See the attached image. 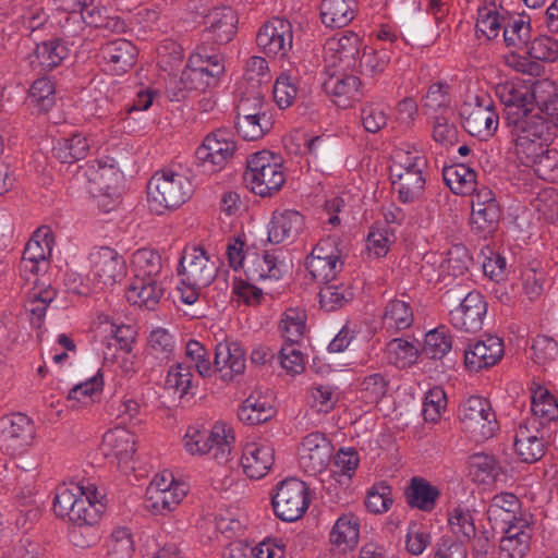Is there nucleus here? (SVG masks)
<instances>
[{"mask_svg": "<svg viewBox=\"0 0 558 558\" xmlns=\"http://www.w3.org/2000/svg\"><path fill=\"white\" fill-rule=\"evenodd\" d=\"M217 272L218 263L214 256L199 246L186 247L178 267V275L181 278L178 290L182 302L194 304L201 291L215 280Z\"/></svg>", "mask_w": 558, "mask_h": 558, "instance_id": "1", "label": "nucleus"}, {"mask_svg": "<svg viewBox=\"0 0 558 558\" xmlns=\"http://www.w3.org/2000/svg\"><path fill=\"white\" fill-rule=\"evenodd\" d=\"M507 125L514 154L523 165L534 161L555 136L554 124L539 114L523 116Z\"/></svg>", "mask_w": 558, "mask_h": 558, "instance_id": "2", "label": "nucleus"}, {"mask_svg": "<svg viewBox=\"0 0 558 558\" xmlns=\"http://www.w3.org/2000/svg\"><path fill=\"white\" fill-rule=\"evenodd\" d=\"M194 184L180 172L163 170L156 172L147 184L149 209L157 215L173 210L192 197Z\"/></svg>", "mask_w": 558, "mask_h": 558, "instance_id": "3", "label": "nucleus"}, {"mask_svg": "<svg viewBox=\"0 0 558 558\" xmlns=\"http://www.w3.org/2000/svg\"><path fill=\"white\" fill-rule=\"evenodd\" d=\"M426 168L427 160L418 150H395L391 175L396 179L392 184L401 202L411 203L423 193Z\"/></svg>", "mask_w": 558, "mask_h": 558, "instance_id": "4", "label": "nucleus"}, {"mask_svg": "<svg viewBox=\"0 0 558 558\" xmlns=\"http://www.w3.org/2000/svg\"><path fill=\"white\" fill-rule=\"evenodd\" d=\"M551 84L547 81L527 84L522 81H511L496 86V95L505 105L506 122L522 119L534 112V104L539 94H544Z\"/></svg>", "mask_w": 558, "mask_h": 558, "instance_id": "5", "label": "nucleus"}, {"mask_svg": "<svg viewBox=\"0 0 558 558\" xmlns=\"http://www.w3.org/2000/svg\"><path fill=\"white\" fill-rule=\"evenodd\" d=\"M246 163L244 180L259 196H270L286 182L281 162L267 150L253 154Z\"/></svg>", "mask_w": 558, "mask_h": 558, "instance_id": "6", "label": "nucleus"}, {"mask_svg": "<svg viewBox=\"0 0 558 558\" xmlns=\"http://www.w3.org/2000/svg\"><path fill=\"white\" fill-rule=\"evenodd\" d=\"M234 442L232 429L226 424L217 423L210 430L190 427L184 436V447L191 454L211 453L218 463H226Z\"/></svg>", "mask_w": 558, "mask_h": 558, "instance_id": "7", "label": "nucleus"}, {"mask_svg": "<svg viewBox=\"0 0 558 558\" xmlns=\"http://www.w3.org/2000/svg\"><path fill=\"white\" fill-rule=\"evenodd\" d=\"M89 281L95 291H106L121 282L126 275L122 255L109 246L94 247L88 256Z\"/></svg>", "mask_w": 558, "mask_h": 558, "instance_id": "8", "label": "nucleus"}, {"mask_svg": "<svg viewBox=\"0 0 558 558\" xmlns=\"http://www.w3.org/2000/svg\"><path fill=\"white\" fill-rule=\"evenodd\" d=\"M458 416L464 430L481 439L493 437L499 429L490 401L481 396H471L464 400L459 407Z\"/></svg>", "mask_w": 558, "mask_h": 558, "instance_id": "9", "label": "nucleus"}, {"mask_svg": "<svg viewBox=\"0 0 558 558\" xmlns=\"http://www.w3.org/2000/svg\"><path fill=\"white\" fill-rule=\"evenodd\" d=\"M275 514L282 521L293 522L302 518L310 506L308 487L295 477L279 483L271 500Z\"/></svg>", "mask_w": 558, "mask_h": 558, "instance_id": "10", "label": "nucleus"}, {"mask_svg": "<svg viewBox=\"0 0 558 558\" xmlns=\"http://www.w3.org/2000/svg\"><path fill=\"white\" fill-rule=\"evenodd\" d=\"M235 143L225 130L208 134L195 151L196 163L204 173L220 171L232 158Z\"/></svg>", "mask_w": 558, "mask_h": 558, "instance_id": "11", "label": "nucleus"}, {"mask_svg": "<svg viewBox=\"0 0 558 558\" xmlns=\"http://www.w3.org/2000/svg\"><path fill=\"white\" fill-rule=\"evenodd\" d=\"M36 428L25 414L0 417V449L11 456L24 452L34 441Z\"/></svg>", "mask_w": 558, "mask_h": 558, "instance_id": "12", "label": "nucleus"}, {"mask_svg": "<svg viewBox=\"0 0 558 558\" xmlns=\"http://www.w3.org/2000/svg\"><path fill=\"white\" fill-rule=\"evenodd\" d=\"M464 129L480 140L493 136L498 128V114L493 100L487 97H476L474 105L464 104L461 110Z\"/></svg>", "mask_w": 558, "mask_h": 558, "instance_id": "13", "label": "nucleus"}, {"mask_svg": "<svg viewBox=\"0 0 558 558\" xmlns=\"http://www.w3.org/2000/svg\"><path fill=\"white\" fill-rule=\"evenodd\" d=\"M238 23V15L231 7L210 9L204 16L205 29L201 43H206L209 47L228 44L236 34Z\"/></svg>", "mask_w": 558, "mask_h": 558, "instance_id": "14", "label": "nucleus"}, {"mask_svg": "<svg viewBox=\"0 0 558 558\" xmlns=\"http://www.w3.org/2000/svg\"><path fill=\"white\" fill-rule=\"evenodd\" d=\"M486 313L484 296L478 291H471L449 312V323L461 332L475 333L482 329Z\"/></svg>", "mask_w": 558, "mask_h": 558, "instance_id": "15", "label": "nucleus"}, {"mask_svg": "<svg viewBox=\"0 0 558 558\" xmlns=\"http://www.w3.org/2000/svg\"><path fill=\"white\" fill-rule=\"evenodd\" d=\"M332 451V445L323 433H311L303 438L299 449L300 466L310 475L319 474L327 469Z\"/></svg>", "mask_w": 558, "mask_h": 558, "instance_id": "16", "label": "nucleus"}, {"mask_svg": "<svg viewBox=\"0 0 558 558\" xmlns=\"http://www.w3.org/2000/svg\"><path fill=\"white\" fill-rule=\"evenodd\" d=\"M52 239L49 236L47 228L38 229L31 240L26 243L20 262V275L26 281L31 280V276L36 277L37 274L48 266L47 257L51 253Z\"/></svg>", "mask_w": 558, "mask_h": 558, "instance_id": "17", "label": "nucleus"}, {"mask_svg": "<svg viewBox=\"0 0 558 558\" xmlns=\"http://www.w3.org/2000/svg\"><path fill=\"white\" fill-rule=\"evenodd\" d=\"M293 32L291 23L281 17H274L257 33V45L265 53L284 57L292 48Z\"/></svg>", "mask_w": 558, "mask_h": 558, "instance_id": "18", "label": "nucleus"}, {"mask_svg": "<svg viewBox=\"0 0 558 558\" xmlns=\"http://www.w3.org/2000/svg\"><path fill=\"white\" fill-rule=\"evenodd\" d=\"M362 41L352 32H348L339 38H331L325 47V62L329 66H338L340 71L353 70L357 65Z\"/></svg>", "mask_w": 558, "mask_h": 558, "instance_id": "19", "label": "nucleus"}, {"mask_svg": "<svg viewBox=\"0 0 558 558\" xmlns=\"http://www.w3.org/2000/svg\"><path fill=\"white\" fill-rule=\"evenodd\" d=\"M504 342L495 336H487L469 344L464 351V365L470 372H480L497 364L504 355Z\"/></svg>", "mask_w": 558, "mask_h": 558, "instance_id": "20", "label": "nucleus"}, {"mask_svg": "<svg viewBox=\"0 0 558 558\" xmlns=\"http://www.w3.org/2000/svg\"><path fill=\"white\" fill-rule=\"evenodd\" d=\"M275 462V450L266 440L245 444L242 450L241 465L244 474L253 480L263 478Z\"/></svg>", "mask_w": 558, "mask_h": 558, "instance_id": "21", "label": "nucleus"}, {"mask_svg": "<svg viewBox=\"0 0 558 558\" xmlns=\"http://www.w3.org/2000/svg\"><path fill=\"white\" fill-rule=\"evenodd\" d=\"M361 81L357 76L332 72L323 82L325 93L333 97V102L341 108H348L362 98Z\"/></svg>", "mask_w": 558, "mask_h": 558, "instance_id": "22", "label": "nucleus"}, {"mask_svg": "<svg viewBox=\"0 0 558 558\" xmlns=\"http://www.w3.org/2000/svg\"><path fill=\"white\" fill-rule=\"evenodd\" d=\"M245 353L238 343L220 342L216 345L214 373L223 381H231L245 371Z\"/></svg>", "mask_w": 558, "mask_h": 558, "instance_id": "23", "label": "nucleus"}, {"mask_svg": "<svg viewBox=\"0 0 558 558\" xmlns=\"http://www.w3.org/2000/svg\"><path fill=\"white\" fill-rule=\"evenodd\" d=\"M99 54L107 69L111 73L120 75L135 64L137 49L130 40L118 38L104 44Z\"/></svg>", "mask_w": 558, "mask_h": 558, "instance_id": "24", "label": "nucleus"}, {"mask_svg": "<svg viewBox=\"0 0 558 558\" xmlns=\"http://www.w3.org/2000/svg\"><path fill=\"white\" fill-rule=\"evenodd\" d=\"M305 226L304 217L294 209H282L272 213L268 228V241L279 244L284 241H293Z\"/></svg>", "mask_w": 558, "mask_h": 558, "instance_id": "25", "label": "nucleus"}, {"mask_svg": "<svg viewBox=\"0 0 558 558\" xmlns=\"http://www.w3.org/2000/svg\"><path fill=\"white\" fill-rule=\"evenodd\" d=\"M514 449L522 462H537L546 452L543 432L534 424H520L514 437Z\"/></svg>", "mask_w": 558, "mask_h": 558, "instance_id": "26", "label": "nucleus"}, {"mask_svg": "<svg viewBox=\"0 0 558 558\" xmlns=\"http://www.w3.org/2000/svg\"><path fill=\"white\" fill-rule=\"evenodd\" d=\"M136 436L123 427L108 430L101 442L105 457L114 458L119 464H128L136 452Z\"/></svg>", "mask_w": 558, "mask_h": 558, "instance_id": "27", "label": "nucleus"}, {"mask_svg": "<svg viewBox=\"0 0 558 558\" xmlns=\"http://www.w3.org/2000/svg\"><path fill=\"white\" fill-rule=\"evenodd\" d=\"M499 542V558H523L530 550L532 529L526 521H517L505 530Z\"/></svg>", "mask_w": 558, "mask_h": 558, "instance_id": "28", "label": "nucleus"}, {"mask_svg": "<svg viewBox=\"0 0 558 558\" xmlns=\"http://www.w3.org/2000/svg\"><path fill=\"white\" fill-rule=\"evenodd\" d=\"M83 175L89 184V193L94 195H109L116 190L121 179V172L118 167L100 161L88 163L83 170Z\"/></svg>", "mask_w": 558, "mask_h": 558, "instance_id": "29", "label": "nucleus"}, {"mask_svg": "<svg viewBox=\"0 0 558 558\" xmlns=\"http://www.w3.org/2000/svg\"><path fill=\"white\" fill-rule=\"evenodd\" d=\"M520 510V500L512 493H500L496 495L487 509V518L493 529L505 530L509 525H515L517 521H524L517 518Z\"/></svg>", "mask_w": 558, "mask_h": 558, "instance_id": "30", "label": "nucleus"}, {"mask_svg": "<svg viewBox=\"0 0 558 558\" xmlns=\"http://www.w3.org/2000/svg\"><path fill=\"white\" fill-rule=\"evenodd\" d=\"M440 490L427 480L414 476L404 489L407 504L418 510L430 512L435 509Z\"/></svg>", "mask_w": 558, "mask_h": 558, "instance_id": "31", "label": "nucleus"}, {"mask_svg": "<svg viewBox=\"0 0 558 558\" xmlns=\"http://www.w3.org/2000/svg\"><path fill=\"white\" fill-rule=\"evenodd\" d=\"M163 291L161 280L134 278L125 296L134 305L153 310L159 303Z\"/></svg>", "mask_w": 558, "mask_h": 558, "instance_id": "32", "label": "nucleus"}, {"mask_svg": "<svg viewBox=\"0 0 558 558\" xmlns=\"http://www.w3.org/2000/svg\"><path fill=\"white\" fill-rule=\"evenodd\" d=\"M56 296L57 290L53 287L40 282L37 277L35 278L34 287L29 290L25 301V310L29 313L33 325L38 328L41 326L47 308Z\"/></svg>", "mask_w": 558, "mask_h": 558, "instance_id": "33", "label": "nucleus"}, {"mask_svg": "<svg viewBox=\"0 0 558 558\" xmlns=\"http://www.w3.org/2000/svg\"><path fill=\"white\" fill-rule=\"evenodd\" d=\"M68 53L69 49L60 39H50L36 46L29 62L34 69L47 72L59 66Z\"/></svg>", "mask_w": 558, "mask_h": 558, "instance_id": "34", "label": "nucleus"}, {"mask_svg": "<svg viewBox=\"0 0 558 558\" xmlns=\"http://www.w3.org/2000/svg\"><path fill=\"white\" fill-rule=\"evenodd\" d=\"M357 12L356 0H323L320 17L325 26L340 28L347 26Z\"/></svg>", "mask_w": 558, "mask_h": 558, "instance_id": "35", "label": "nucleus"}, {"mask_svg": "<svg viewBox=\"0 0 558 558\" xmlns=\"http://www.w3.org/2000/svg\"><path fill=\"white\" fill-rule=\"evenodd\" d=\"M360 520L353 513L343 514L332 526L330 542L339 550H352L359 543Z\"/></svg>", "mask_w": 558, "mask_h": 558, "instance_id": "36", "label": "nucleus"}, {"mask_svg": "<svg viewBox=\"0 0 558 558\" xmlns=\"http://www.w3.org/2000/svg\"><path fill=\"white\" fill-rule=\"evenodd\" d=\"M442 178L454 194L469 195L476 191V173L463 163L445 167Z\"/></svg>", "mask_w": 558, "mask_h": 558, "instance_id": "37", "label": "nucleus"}, {"mask_svg": "<svg viewBox=\"0 0 558 558\" xmlns=\"http://www.w3.org/2000/svg\"><path fill=\"white\" fill-rule=\"evenodd\" d=\"M244 271L252 281L278 280L282 275L277 257L269 252L255 255L248 259L244 266Z\"/></svg>", "mask_w": 558, "mask_h": 558, "instance_id": "38", "label": "nucleus"}, {"mask_svg": "<svg viewBox=\"0 0 558 558\" xmlns=\"http://www.w3.org/2000/svg\"><path fill=\"white\" fill-rule=\"evenodd\" d=\"M413 320L414 315L410 303L402 300L390 301L381 317L383 327L391 332L408 329Z\"/></svg>", "mask_w": 558, "mask_h": 558, "instance_id": "39", "label": "nucleus"}, {"mask_svg": "<svg viewBox=\"0 0 558 558\" xmlns=\"http://www.w3.org/2000/svg\"><path fill=\"white\" fill-rule=\"evenodd\" d=\"M276 411L266 398L252 393L238 411L239 420L247 425L262 424L269 421Z\"/></svg>", "mask_w": 558, "mask_h": 558, "instance_id": "40", "label": "nucleus"}, {"mask_svg": "<svg viewBox=\"0 0 558 558\" xmlns=\"http://www.w3.org/2000/svg\"><path fill=\"white\" fill-rule=\"evenodd\" d=\"M90 145L86 136L75 133L71 137H63L53 147V156L62 163H73L84 159Z\"/></svg>", "mask_w": 558, "mask_h": 558, "instance_id": "41", "label": "nucleus"}, {"mask_svg": "<svg viewBox=\"0 0 558 558\" xmlns=\"http://www.w3.org/2000/svg\"><path fill=\"white\" fill-rule=\"evenodd\" d=\"M322 308L327 312L336 311L353 300L354 292L349 284L342 282H325L318 293Z\"/></svg>", "mask_w": 558, "mask_h": 558, "instance_id": "42", "label": "nucleus"}, {"mask_svg": "<svg viewBox=\"0 0 558 558\" xmlns=\"http://www.w3.org/2000/svg\"><path fill=\"white\" fill-rule=\"evenodd\" d=\"M134 278L161 280L162 263L161 256L150 250H137L133 254Z\"/></svg>", "mask_w": 558, "mask_h": 558, "instance_id": "43", "label": "nucleus"}, {"mask_svg": "<svg viewBox=\"0 0 558 558\" xmlns=\"http://www.w3.org/2000/svg\"><path fill=\"white\" fill-rule=\"evenodd\" d=\"M190 64L194 68L202 69L204 74H214V70L218 69L217 82L225 73L223 59L216 47H209L206 43H201L195 51L189 58Z\"/></svg>", "mask_w": 558, "mask_h": 558, "instance_id": "44", "label": "nucleus"}, {"mask_svg": "<svg viewBox=\"0 0 558 558\" xmlns=\"http://www.w3.org/2000/svg\"><path fill=\"white\" fill-rule=\"evenodd\" d=\"M146 508L155 514H165L172 511L184 498L185 490L182 486L172 487L170 489L146 490Z\"/></svg>", "mask_w": 558, "mask_h": 558, "instance_id": "45", "label": "nucleus"}, {"mask_svg": "<svg viewBox=\"0 0 558 558\" xmlns=\"http://www.w3.org/2000/svg\"><path fill=\"white\" fill-rule=\"evenodd\" d=\"M500 472L497 460L487 453H474L469 460V474L474 482L489 483L496 480Z\"/></svg>", "mask_w": 558, "mask_h": 558, "instance_id": "46", "label": "nucleus"}, {"mask_svg": "<svg viewBox=\"0 0 558 558\" xmlns=\"http://www.w3.org/2000/svg\"><path fill=\"white\" fill-rule=\"evenodd\" d=\"M386 357L390 364L398 368H405L416 362L418 349L408 340L396 338L387 343Z\"/></svg>", "mask_w": 558, "mask_h": 558, "instance_id": "47", "label": "nucleus"}, {"mask_svg": "<svg viewBox=\"0 0 558 558\" xmlns=\"http://www.w3.org/2000/svg\"><path fill=\"white\" fill-rule=\"evenodd\" d=\"M500 217L501 210L499 205H488V207L472 209V231L482 238H487L497 230Z\"/></svg>", "mask_w": 558, "mask_h": 558, "instance_id": "48", "label": "nucleus"}, {"mask_svg": "<svg viewBox=\"0 0 558 558\" xmlns=\"http://www.w3.org/2000/svg\"><path fill=\"white\" fill-rule=\"evenodd\" d=\"M530 39V21H525L523 16L507 19V23L504 25V41L508 47L523 51Z\"/></svg>", "mask_w": 558, "mask_h": 558, "instance_id": "49", "label": "nucleus"}, {"mask_svg": "<svg viewBox=\"0 0 558 558\" xmlns=\"http://www.w3.org/2000/svg\"><path fill=\"white\" fill-rule=\"evenodd\" d=\"M452 347V339L445 326L428 331L425 336L423 353L429 359H442Z\"/></svg>", "mask_w": 558, "mask_h": 558, "instance_id": "50", "label": "nucleus"}, {"mask_svg": "<svg viewBox=\"0 0 558 558\" xmlns=\"http://www.w3.org/2000/svg\"><path fill=\"white\" fill-rule=\"evenodd\" d=\"M217 70L218 69L214 70V74H204L202 69L194 68L190 62H187V65L182 72L180 78L174 80L173 83L175 86L178 84H183L184 88L190 92H205L206 89L217 85Z\"/></svg>", "mask_w": 558, "mask_h": 558, "instance_id": "51", "label": "nucleus"}, {"mask_svg": "<svg viewBox=\"0 0 558 558\" xmlns=\"http://www.w3.org/2000/svg\"><path fill=\"white\" fill-rule=\"evenodd\" d=\"M532 413L543 422L558 420V403L554 396L545 388L538 387L532 396Z\"/></svg>", "mask_w": 558, "mask_h": 558, "instance_id": "52", "label": "nucleus"}, {"mask_svg": "<svg viewBox=\"0 0 558 558\" xmlns=\"http://www.w3.org/2000/svg\"><path fill=\"white\" fill-rule=\"evenodd\" d=\"M174 352L173 337L163 328L154 329L148 338L147 353L160 362H168Z\"/></svg>", "mask_w": 558, "mask_h": 558, "instance_id": "53", "label": "nucleus"}, {"mask_svg": "<svg viewBox=\"0 0 558 558\" xmlns=\"http://www.w3.org/2000/svg\"><path fill=\"white\" fill-rule=\"evenodd\" d=\"M271 128L268 114L252 116L244 119H236V132L245 141H257L262 138Z\"/></svg>", "mask_w": 558, "mask_h": 558, "instance_id": "54", "label": "nucleus"}, {"mask_svg": "<svg viewBox=\"0 0 558 558\" xmlns=\"http://www.w3.org/2000/svg\"><path fill=\"white\" fill-rule=\"evenodd\" d=\"M448 521L451 532L459 539L458 543L463 545L465 541H471V537L475 536L476 527L470 510L457 507L449 513Z\"/></svg>", "mask_w": 558, "mask_h": 558, "instance_id": "55", "label": "nucleus"}, {"mask_svg": "<svg viewBox=\"0 0 558 558\" xmlns=\"http://www.w3.org/2000/svg\"><path fill=\"white\" fill-rule=\"evenodd\" d=\"M527 167H533L534 172L543 180L558 181V150L545 147L534 161L525 162Z\"/></svg>", "mask_w": 558, "mask_h": 558, "instance_id": "56", "label": "nucleus"}, {"mask_svg": "<svg viewBox=\"0 0 558 558\" xmlns=\"http://www.w3.org/2000/svg\"><path fill=\"white\" fill-rule=\"evenodd\" d=\"M305 265L315 280L325 283L336 280L337 274L341 270L343 264L340 257L319 259L315 258V256H307Z\"/></svg>", "mask_w": 558, "mask_h": 558, "instance_id": "57", "label": "nucleus"}, {"mask_svg": "<svg viewBox=\"0 0 558 558\" xmlns=\"http://www.w3.org/2000/svg\"><path fill=\"white\" fill-rule=\"evenodd\" d=\"M102 505L97 506L89 495L84 494L78 498L68 521L71 524H97L100 520Z\"/></svg>", "mask_w": 558, "mask_h": 558, "instance_id": "58", "label": "nucleus"}, {"mask_svg": "<svg viewBox=\"0 0 558 558\" xmlns=\"http://www.w3.org/2000/svg\"><path fill=\"white\" fill-rule=\"evenodd\" d=\"M28 99L39 111L47 112L54 105V85L47 77L36 80L28 93Z\"/></svg>", "mask_w": 558, "mask_h": 558, "instance_id": "59", "label": "nucleus"}, {"mask_svg": "<svg viewBox=\"0 0 558 558\" xmlns=\"http://www.w3.org/2000/svg\"><path fill=\"white\" fill-rule=\"evenodd\" d=\"M392 504V488L385 482L374 484L367 492L365 506L375 514L387 512Z\"/></svg>", "mask_w": 558, "mask_h": 558, "instance_id": "60", "label": "nucleus"}, {"mask_svg": "<svg viewBox=\"0 0 558 558\" xmlns=\"http://www.w3.org/2000/svg\"><path fill=\"white\" fill-rule=\"evenodd\" d=\"M104 386L100 373L84 383L75 385L69 392L68 399L82 405H88L101 393Z\"/></svg>", "mask_w": 558, "mask_h": 558, "instance_id": "61", "label": "nucleus"}, {"mask_svg": "<svg viewBox=\"0 0 558 558\" xmlns=\"http://www.w3.org/2000/svg\"><path fill=\"white\" fill-rule=\"evenodd\" d=\"M523 52L531 59L553 62L558 57V41L546 35L537 36L533 40H529Z\"/></svg>", "mask_w": 558, "mask_h": 558, "instance_id": "62", "label": "nucleus"}, {"mask_svg": "<svg viewBox=\"0 0 558 558\" xmlns=\"http://www.w3.org/2000/svg\"><path fill=\"white\" fill-rule=\"evenodd\" d=\"M280 328L288 344L298 343L304 333L305 314L294 308L287 310L281 318Z\"/></svg>", "mask_w": 558, "mask_h": 558, "instance_id": "63", "label": "nucleus"}, {"mask_svg": "<svg viewBox=\"0 0 558 558\" xmlns=\"http://www.w3.org/2000/svg\"><path fill=\"white\" fill-rule=\"evenodd\" d=\"M134 551L133 539L128 527H116L108 542L109 558H131Z\"/></svg>", "mask_w": 558, "mask_h": 558, "instance_id": "64", "label": "nucleus"}]
</instances>
